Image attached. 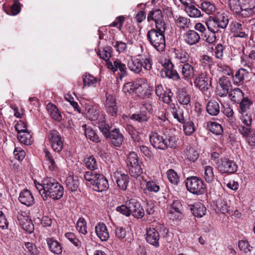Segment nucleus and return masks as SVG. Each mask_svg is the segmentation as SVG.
<instances>
[{"instance_id":"obj_1","label":"nucleus","mask_w":255,"mask_h":255,"mask_svg":"<svg viewBox=\"0 0 255 255\" xmlns=\"http://www.w3.org/2000/svg\"><path fill=\"white\" fill-rule=\"evenodd\" d=\"M34 184L36 188L45 201L47 200L48 197L54 200H59L63 195V186L53 179H44L41 183L35 181Z\"/></svg>"},{"instance_id":"obj_2","label":"nucleus","mask_w":255,"mask_h":255,"mask_svg":"<svg viewBox=\"0 0 255 255\" xmlns=\"http://www.w3.org/2000/svg\"><path fill=\"white\" fill-rule=\"evenodd\" d=\"M228 6L232 11L243 17L255 14V0H229Z\"/></svg>"},{"instance_id":"obj_3","label":"nucleus","mask_w":255,"mask_h":255,"mask_svg":"<svg viewBox=\"0 0 255 255\" xmlns=\"http://www.w3.org/2000/svg\"><path fill=\"white\" fill-rule=\"evenodd\" d=\"M116 211L127 217L131 215L138 219L142 218L145 215L144 210L140 203L134 199H131L125 204L118 206Z\"/></svg>"},{"instance_id":"obj_4","label":"nucleus","mask_w":255,"mask_h":255,"mask_svg":"<svg viewBox=\"0 0 255 255\" xmlns=\"http://www.w3.org/2000/svg\"><path fill=\"white\" fill-rule=\"evenodd\" d=\"M165 28L151 29L147 34V38L150 44L158 51H164L165 47V39L164 31Z\"/></svg>"},{"instance_id":"obj_5","label":"nucleus","mask_w":255,"mask_h":255,"mask_svg":"<svg viewBox=\"0 0 255 255\" xmlns=\"http://www.w3.org/2000/svg\"><path fill=\"white\" fill-rule=\"evenodd\" d=\"M129 70L134 73L138 74L143 68L146 70H150L152 68V62L150 58H135L131 59L127 63Z\"/></svg>"},{"instance_id":"obj_6","label":"nucleus","mask_w":255,"mask_h":255,"mask_svg":"<svg viewBox=\"0 0 255 255\" xmlns=\"http://www.w3.org/2000/svg\"><path fill=\"white\" fill-rule=\"evenodd\" d=\"M164 229H165L164 226L156 223L150 226L146 229L145 238L146 242L155 247H158L159 233Z\"/></svg>"},{"instance_id":"obj_7","label":"nucleus","mask_w":255,"mask_h":255,"mask_svg":"<svg viewBox=\"0 0 255 255\" xmlns=\"http://www.w3.org/2000/svg\"><path fill=\"white\" fill-rule=\"evenodd\" d=\"M186 186L190 193L195 195L203 194L206 188L203 180L197 176L187 178Z\"/></svg>"},{"instance_id":"obj_8","label":"nucleus","mask_w":255,"mask_h":255,"mask_svg":"<svg viewBox=\"0 0 255 255\" xmlns=\"http://www.w3.org/2000/svg\"><path fill=\"white\" fill-rule=\"evenodd\" d=\"M211 77L206 72H201L194 80L195 86L200 91L204 92L209 89L211 85Z\"/></svg>"},{"instance_id":"obj_9","label":"nucleus","mask_w":255,"mask_h":255,"mask_svg":"<svg viewBox=\"0 0 255 255\" xmlns=\"http://www.w3.org/2000/svg\"><path fill=\"white\" fill-rule=\"evenodd\" d=\"M218 168L221 173L232 174L237 171L238 166L234 161L223 158L218 163Z\"/></svg>"},{"instance_id":"obj_10","label":"nucleus","mask_w":255,"mask_h":255,"mask_svg":"<svg viewBox=\"0 0 255 255\" xmlns=\"http://www.w3.org/2000/svg\"><path fill=\"white\" fill-rule=\"evenodd\" d=\"M231 87V82L227 78L224 76L220 78L216 87V94L221 97H226L230 92Z\"/></svg>"},{"instance_id":"obj_11","label":"nucleus","mask_w":255,"mask_h":255,"mask_svg":"<svg viewBox=\"0 0 255 255\" xmlns=\"http://www.w3.org/2000/svg\"><path fill=\"white\" fill-rule=\"evenodd\" d=\"M136 89V94L140 97H147L150 95L148 84L146 79L140 78L134 84Z\"/></svg>"},{"instance_id":"obj_12","label":"nucleus","mask_w":255,"mask_h":255,"mask_svg":"<svg viewBox=\"0 0 255 255\" xmlns=\"http://www.w3.org/2000/svg\"><path fill=\"white\" fill-rule=\"evenodd\" d=\"M147 20H153L155 23L156 28H165L162 12L159 9L150 11L147 16Z\"/></svg>"},{"instance_id":"obj_13","label":"nucleus","mask_w":255,"mask_h":255,"mask_svg":"<svg viewBox=\"0 0 255 255\" xmlns=\"http://www.w3.org/2000/svg\"><path fill=\"white\" fill-rule=\"evenodd\" d=\"M105 110L112 116L117 114L118 108L115 98L111 94H106L104 103Z\"/></svg>"},{"instance_id":"obj_14","label":"nucleus","mask_w":255,"mask_h":255,"mask_svg":"<svg viewBox=\"0 0 255 255\" xmlns=\"http://www.w3.org/2000/svg\"><path fill=\"white\" fill-rule=\"evenodd\" d=\"M107 66L113 72H115L119 70L121 72V78L123 76H125L127 74V68L126 65L122 63V62L119 59L116 60L114 63H112L111 61H107Z\"/></svg>"},{"instance_id":"obj_15","label":"nucleus","mask_w":255,"mask_h":255,"mask_svg":"<svg viewBox=\"0 0 255 255\" xmlns=\"http://www.w3.org/2000/svg\"><path fill=\"white\" fill-rule=\"evenodd\" d=\"M114 177L120 189L123 191L126 190L129 182L128 176L124 173L116 172L114 173Z\"/></svg>"},{"instance_id":"obj_16","label":"nucleus","mask_w":255,"mask_h":255,"mask_svg":"<svg viewBox=\"0 0 255 255\" xmlns=\"http://www.w3.org/2000/svg\"><path fill=\"white\" fill-rule=\"evenodd\" d=\"M184 40L186 43L189 45H193L198 43L200 39V35L194 30H188L183 35Z\"/></svg>"},{"instance_id":"obj_17","label":"nucleus","mask_w":255,"mask_h":255,"mask_svg":"<svg viewBox=\"0 0 255 255\" xmlns=\"http://www.w3.org/2000/svg\"><path fill=\"white\" fill-rule=\"evenodd\" d=\"M19 202L27 207L31 206L34 203V199L30 191L24 189L20 192L18 198Z\"/></svg>"},{"instance_id":"obj_18","label":"nucleus","mask_w":255,"mask_h":255,"mask_svg":"<svg viewBox=\"0 0 255 255\" xmlns=\"http://www.w3.org/2000/svg\"><path fill=\"white\" fill-rule=\"evenodd\" d=\"M95 183L93 185V188L97 192H102L109 188V184L107 179L104 175L99 174Z\"/></svg>"},{"instance_id":"obj_19","label":"nucleus","mask_w":255,"mask_h":255,"mask_svg":"<svg viewBox=\"0 0 255 255\" xmlns=\"http://www.w3.org/2000/svg\"><path fill=\"white\" fill-rule=\"evenodd\" d=\"M173 17L175 25L180 29H189L192 26L190 19L187 17L176 15L174 16Z\"/></svg>"},{"instance_id":"obj_20","label":"nucleus","mask_w":255,"mask_h":255,"mask_svg":"<svg viewBox=\"0 0 255 255\" xmlns=\"http://www.w3.org/2000/svg\"><path fill=\"white\" fill-rule=\"evenodd\" d=\"M95 232L102 241H106L110 237L108 228L103 223H100L95 226Z\"/></svg>"},{"instance_id":"obj_21","label":"nucleus","mask_w":255,"mask_h":255,"mask_svg":"<svg viewBox=\"0 0 255 255\" xmlns=\"http://www.w3.org/2000/svg\"><path fill=\"white\" fill-rule=\"evenodd\" d=\"M18 223L26 232L31 233L34 231V225L32 222L22 215L17 216Z\"/></svg>"},{"instance_id":"obj_22","label":"nucleus","mask_w":255,"mask_h":255,"mask_svg":"<svg viewBox=\"0 0 255 255\" xmlns=\"http://www.w3.org/2000/svg\"><path fill=\"white\" fill-rule=\"evenodd\" d=\"M173 54L174 59L177 62L183 64L187 63L190 57L189 54L182 49H174L173 52Z\"/></svg>"},{"instance_id":"obj_23","label":"nucleus","mask_w":255,"mask_h":255,"mask_svg":"<svg viewBox=\"0 0 255 255\" xmlns=\"http://www.w3.org/2000/svg\"><path fill=\"white\" fill-rule=\"evenodd\" d=\"M177 99L179 103L188 107L190 105L191 97L184 88L179 89L177 92Z\"/></svg>"},{"instance_id":"obj_24","label":"nucleus","mask_w":255,"mask_h":255,"mask_svg":"<svg viewBox=\"0 0 255 255\" xmlns=\"http://www.w3.org/2000/svg\"><path fill=\"white\" fill-rule=\"evenodd\" d=\"M247 68H241L236 73L235 75L233 76L234 82L237 85H240L243 82L244 80L247 77L249 74V69Z\"/></svg>"},{"instance_id":"obj_25","label":"nucleus","mask_w":255,"mask_h":255,"mask_svg":"<svg viewBox=\"0 0 255 255\" xmlns=\"http://www.w3.org/2000/svg\"><path fill=\"white\" fill-rule=\"evenodd\" d=\"M48 247L53 253L60 255L62 252V248L60 244L53 238H49L46 239Z\"/></svg>"},{"instance_id":"obj_26","label":"nucleus","mask_w":255,"mask_h":255,"mask_svg":"<svg viewBox=\"0 0 255 255\" xmlns=\"http://www.w3.org/2000/svg\"><path fill=\"white\" fill-rule=\"evenodd\" d=\"M252 60H255V51L254 50L250 52L249 57H247L246 55L243 54L241 56V64L243 67H247L250 71H252L253 68V63Z\"/></svg>"},{"instance_id":"obj_27","label":"nucleus","mask_w":255,"mask_h":255,"mask_svg":"<svg viewBox=\"0 0 255 255\" xmlns=\"http://www.w3.org/2000/svg\"><path fill=\"white\" fill-rule=\"evenodd\" d=\"M189 206L195 217L201 218L205 215L206 209L203 204L196 203L193 205H190Z\"/></svg>"},{"instance_id":"obj_28","label":"nucleus","mask_w":255,"mask_h":255,"mask_svg":"<svg viewBox=\"0 0 255 255\" xmlns=\"http://www.w3.org/2000/svg\"><path fill=\"white\" fill-rule=\"evenodd\" d=\"M181 74L184 79H191L194 76V68L190 64L185 63L182 66Z\"/></svg>"},{"instance_id":"obj_29","label":"nucleus","mask_w":255,"mask_h":255,"mask_svg":"<svg viewBox=\"0 0 255 255\" xmlns=\"http://www.w3.org/2000/svg\"><path fill=\"white\" fill-rule=\"evenodd\" d=\"M46 109L51 118L58 122L62 120V116L55 105L48 103Z\"/></svg>"},{"instance_id":"obj_30","label":"nucleus","mask_w":255,"mask_h":255,"mask_svg":"<svg viewBox=\"0 0 255 255\" xmlns=\"http://www.w3.org/2000/svg\"><path fill=\"white\" fill-rule=\"evenodd\" d=\"M83 129L85 131V134L87 138L95 142H98L100 140L98 135L96 131L90 127H87L86 125L82 126Z\"/></svg>"},{"instance_id":"obj_31","label":"nucleus","mask_w":255,"mask_h":255,"mask_svg":"<svg viewBox=\"0 0 255 255\" xmlns=\"http://www.w3.org/2000/svg\"><path fill=\"white\" fill-rule=\"evenodd\" d=\"M239 248L247 255H255V248L251 246L248 242L241 240L238 243Z\"/></svg>"},{"instance_id":"obj_32","label":"nucleus","mask_w":255,"mask_h":255,"mask_svg":"<svg viewBox=\"0 0 255 255\" xmlns=\"http://www.w3.org/2000/svg\"><path fill=\"white\" fill-rule=\"evenodd\" d=\"M229 97L232 102L238 103L245 97L241 90L239 88H235L229 92Z\"/></svg>"},{"instance_id":"obj_33","label":"nucleus","mask_w":255,"mask_h":255,"mask_svg":"<svg viewBox=\"0 0 255 255\" xmlns=\"http://www.w3.org/2000/svg\"><path fill=\"white\" fill-rule=\"evenodd\" d=\"M66 187L71 191H76L79 187V183L77 176H68L66 180Z\"/></svg>"},{"instance_id":"obj_34","label":"nucleus","mask_w":255,"mask_h":255,"mask_svg":"<svg viewBox=\"0 0 255 255\" xmlns=\"http://www.w3.org/2000/svg\"><path fill=\"white\" fill-rule=\"evenodd\" d=\"M207 113L211 116H215L220 113L219 103L215 101H209L206 106Z\"/></svg>"},{"instance_id":"obj_35","label":"nucleus","mask_w":255,"mask_h":255,"mask_svg":"<svg viewBox=\"0 0 255 255\" xmlns=\"http://www.w3.org/2000/svg\"><path fill=\"white\" fill-rule=\"evenodd\" d=\"M170 110L173 116V117L180 123H184L185 120L183 116V113L181 110L178 106H175L174 104L170 105Z\"/></svg>"},{"instance_id":"obj_36","label":"nucleus","mask_w":255,"mask_h":255,"mask_svg":"<svg viewBox=\"0 0 255 255\" xmlns=\"http://www.w3.org/2000/svg\"><path fill=\"white\" fill-rule=\"evenodd\" d=\"M239 112L241 114L246 113L252 105V101L248 97H244L239 103Z\"/></svg>"},{"instance_id":"obj_37","label":"nucleus","mask_w":255,"mask_h":255,"mask_svg":"<svg viewBox=\"0 0 255 255\" xmlns=\"http://www.w3.org/2000/svg\"><path fill=\"white\" fill-rule=\"evenodd\" d=\"M97 124L104 136L107 138L110 137V127L108 124L106 123L104 119H101L99 120Z\"/></svg>"},{"instance_id":"obj_38","label":"nucleus","mask_w":255,"mask_h":255,"mask_svg":"<svg viewBox=\"0 0 255 255\" xmlns=\"http://www.w3.org/2000/svg\"><path fill=\"white\" fill-rule=\"evenodd\" d=\"M86 116L91 121H96L99 116V112L92 106H88L86 108Z\"/></svg>"},{"instance_id":"obj_39","label":"nucleus","mask_w":255,"mask_h":255,"mask_svg":"<svg viewBox=\"0 0 255 255\" xmlns=\"http://www.w3.org/2000/svg\"><path fill=\"white\" fill-rule=\"evenodd\" d=\"M201 8L208 15L213 14L216 10L215 4L209 1H204L202 2L201 4Z\"/></svg>"},{"instance_id":"obj_40","label":"nucleus","mask_w":255,"mask_h":255,"mask_svg":"<svg viewBox=\"0 0 255 255\" xmlns=\"http://www.w3.org/2000/svg\"><path fill=\"white\" fill-rule=\"evenodd\" d=\"M83 81L85 86L96 87L98 80L93 76L86 74L83 77Z\"/></svg>"},{"instance_id":"obj_41","label":"nucleus","mask_w":255,"mask_h":255,"mask_svg":"<svg viewBox=\"0 0 255 255\" xmlns=\"http://www.w3.org/2000/svg\"><path fill=\"white\" fill-rule=\"evenodd\" d=\"M99 175L96 173V172L93 171H89L85 172L84 177L85 180L87 181V184L93 186L95 181L97 179L98 176Z\"/></svg>"},{"instance_id":"obj_42","label":"nucleus","mask_w":255,"mask_h":255,"mask_svg":"<svg viewBox=\"0 0 255 255\" xmlns=\"http://www.w3.org/2000/svg\"><path fill=\"white\" fill-rule=\"evenodd\" d=\"M185 10L191 17L198 18L202 16L200 10L193 5L186 7Z\"/></svg>"},{"instance_id":"obj_43","label":"nucleus","mask_w":255,"mask_h":255,"mask_svg":"<svg viewBox=\"0 0 255 255\" xmlns=\"http://www.w3.org/2000/svg\"><path fill=\"white\" fill-rule=\"evenodd\" d=\"M204 178L207 183H211L214 180L213 168L211 166H206L204 167Z\"/></svg>"},{"instance_id":"obj_44","label":"nucleus","mask_w":255,"mask_h":255,"mask_svg":"<svg viewBox=\"0 0 255 255\" xmlns=\"http://www.w3.org/2000/svg\"><path fill=\"white\" fill-rule=\"evenodd\" d=\"M85 166L88 169L93 171L98 168V164L96 159L93 156H89L85 158Z\"/></svg>"},{"instance_id":"obj_45","label":"nucleus","mask_w":255,"mask_h":255,"mask_svg":"<svg viewBox=\"0 0 255 255\" xmlns=\"http://www.w3.org/2000/svg\"><path fill=\"white\" fill-rule=\"evenodd\" d=\"M142 172L143 169L139 163L129 166V173L132 177L137 178L139 176Z\"/></svg>"},{"instance_id":"obj_46","label":"nucleus","mask_w":255,"mask_h":255,"mask_svg":"<svg viewBox=\"0 0 255 255\" xmlns=\"http://www.w3.org/2000/svg\"><path fill=\"white\" fill-rule=\"evenodd\" d=\"M206 25L208 29L212 33L217 32L219 30V25H218L216 19L214 17H210L206 22Z\"/></svg>"},{"instance_id":"obj_47","label":"nucleus","mask_w":255,"mask_h":255,"mask_svg":"<svg viewBox=\"0 0 255 255\" xmlns=\"http://www.w3.org/2000/svg\"><path fill=\"white\" fill-rule=\"evenodd\" d=\"M208 127L211 132L217 135H220L223 132L222 126L217 123L211 122L208 124Z\"/></svg>"},{"instance_id":"obj_48","label":"nucleus","mask_w":255,"mask_h":255,"mask_svg":"<svg viewBox=\"0 0 255 255\" xmlns=\"http://www.w3.org/2000/svg\"><path fill=\"white\" fill-rule=\"evenodd\" d=\"M48 138L52 143H62L63 142L59 133L56 130H52L50 131Z\"/></svg>"},{"instance_id":"obj_49","label":"nucleus","mask_w":255,"mask_h":255,"mask_svg":"<svg viewBox=\"0 0 255 255\" xmlns=\"http://www.w3.org/2000/svg\"><path fill=\"white\" fill-rule=\"evenodd\" d=\"M87 223L83 218H80L77 221L76 229L81 234L86 235L87 234Z\"/></svg>"},{"instance_id":"obj_50","label":"nucleus","mask_w":255,"mask_h":255,"mask_svg":"<svg viewBox=\"0 0 255 255\" xmlns=\"http://www.w3.org/2000/svg\"><path fill=\"white\" fill-rule=\"evenodd\" d=\"M214 18L216 19L217 24L220 28L224 29L227 26L229 23V19L227 16L224 14H221Z\"/></svg>"},{"instance_id":"obj_51","label":"nucleus","mask_w":255,"mask_h":255,"mask_svg":"<svg viewBox=\"0 0 255 255\" xmlns=\"http://www.w3.org/2000/svg\"><path fill=\"white\" fill-rule=\"evenodd\" d=\"M17 138L21 143H30L33 142L31 135L28 131L17 134Z\"/></svg>"},{"instance_id":"obj_52","label":"nucleus","mask_w":255,"mask_h":255,"mask_svg":"<svg viewBox=\"0 0 255 255\" xmlns=\"http://www.w3.org/2000/svg\"><path fill=\"white\" fill-rule=\"evenodd\" d=\"M186 156L190 161H194L199 157L198 152L193 147H190L185 152Z\"/></svg>"},{"instance_id":"obj_53","label":"nucleus","mask_w":255,"mask_h":255,"mask_svg":"<svg viewBox=\"0 0 255 255\" xmlns=\"http://www.w3.org/2000/svg\"><path fill=\"white\" fill-rule=\"evenodd\" d=\"M167 176L169 181L174 185H177L179 178L177 173L173 169H169L167 171Z\"/></svg>"},{"instance_id":"obj_54","label":"nucleus","mask_w":255,"mask_h":255,"mask_svg":"<svg viewBox=\"0 0 255 255\" xmlns=\"http://www.w3.org/2000/svg\"><path fill=\"white\" fill-rule=\"evenodd\" d=\"M123 92L126 95H129L134 92L136 94V89L134 83L132 82H128L124 85L123 89Z\"/></svg>"},{"instance_id":"obj_55","label":"nucleus","mask_w":255,"mask_h":255,"mask_svg":"<svg viewBox=\"0 0 255 255\" xmlns=\"http://www.w3.org/2000/svg\"><path fill=\"white\" fill-rule=\"evenodd\" d=\"M65 236L75 247L80 248L81 246V242L74 233L71 232L67 233L65 234Z\"/></svg>"},{"instance_id":"obj_56","label":"nucleus","mask_w":255,"mask_h":255,"mask_svg":"<svg viewBox=\"0 0 255 255\" xmlns=\"http://www.w3.org/2000/svg\"><path fill=\"white\" fill-rule=\"evenodd\" d=\"M98 54L107 62L109 61L108 60L111 57V48L110 47H106L102 50H100Z\"/></svg>"},{"instance_id":"obj_57","label":"nucleus","mask_w":255,"mask_h":255,"mask_svg":"<svg viewBox=\"0 0 255 255\" xmlns=\"http://www.w3.org/2000/svg\"><path fill=\"white\" fill-rule=\"evenodd\" d=\"M111 137L115 139L118 143H122V142H123L124 136L120 132L119 128H115L112 131L110 137Z\"/></svg>"},{"instance_id":"obj_58","label":"nucleus","mask_w":255,"mask_h":255,"mask_svg":"<svg viewBox=\"0 0 255 255\" xmlns=\"http://www.w3.org/2000/svg\"><path fill=\"white\" fill-rule=\"evenodd\" d=\"M238 130L239 132L245 137L250 135L253 131L251 125L244 126L243 125H240Z\"/></svg>"},{"instance_id":"obj_59","label":"nucleus","mask_w":255,"mask_h":255,"mask_svg":"<svg viewBox=\"0 0 255 255\" xmlns=\"http://www.w3.org/2000/svg\"><path fill=\"white\" fill-rule=\"evenodd\" d=\"M218 70L224 75H230L232 74L231 68L227 64L220 62L217 64Z\"/></svg>"},{"instance_id":"obj_60","label":"nucleus","mask_w":255,"mask_h":255,"mask_svg":"<svg viewBox=\"0 0 255 255\" xmlns=\"http://www.w3.org/2000/svg\"><path fill=\"white\" fill-rule=\"evenodd\" d=\"M167 216L169 219L174 220H180L182 218V211H173L168 210Z\"/></svg>"},{"instance_id":"obj_61","label":"nucleus","mask_w":255,"mask_h":255,"mask_svg":"<svg viewBox=\"0 0 255 255\" xmlns=\"http://www.w3.org/2000/svg\"><path fill=\"white\" fill-rule=\"evenodd\" d=\"M146 189L149 192L156 193L160 190V187L155 182L148 181L146 182Z\"/></svg>"},{"instance_id":"obj_62","label":"nucleus","mask_w":255,"mask_h":255,"mask_svg":"<svg viewBox=\"0 0 255 255\" xmlns=\"http://www.w3.org/2000/svg\"><path fill=\"white\" fill-rule=\"evenodd\" d=\"M224 47L222 44L219 43L215 47L214 54L216 58L222 59L224 55Z\"/></svg>"},{"instance_id":"obj_63","label":"nucleus","mask_w":255,"mask_h":255,"mask_svg":"<svg viewBox=\"0 0 255 255\" xmlns=\"http://www.w3.org/2000/svg\"><path fill=\"white\" fill-rule=\"evenodd\" d=\"M131 119L139 122H145L148 120V117L144 112L133 114L131 117Z\"/></svg>"},{"instance_id":"obj_64","label":"nucleus","mask_w":255,"mask_h":255,"mask_svg":"<svg viewBox=\"0 0 255 255\" xmlns=\"http://www.w3.org/2000/svg\"><path fill=\"white\" fill-rule=\"evenodd\" d=\"M45 157L46 158L47 164L48 165V168L50 170L53 171L55 169V161L49 152L48 151L45 150Z\"/></svg>"}]
</instances>
